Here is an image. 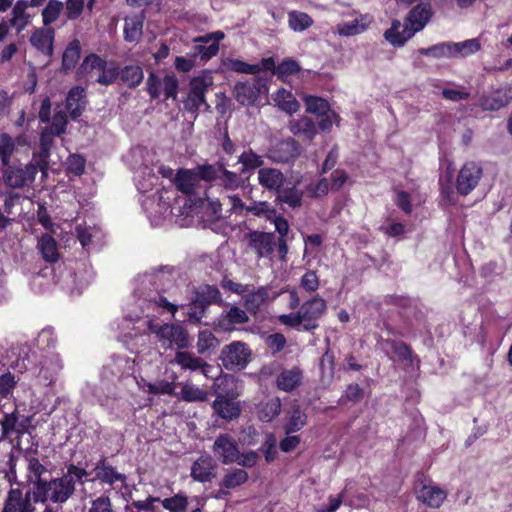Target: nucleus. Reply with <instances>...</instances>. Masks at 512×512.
<instances>
[{
  "mask_svg": "<svg viewBox=\"0 0 512 512\" xmlns=\"http://www.w3.org/2000/svg\"><path fill=\"white\" fill-rule=\"evenodd\" d=\"M88 463L66 464V473L61 477L50 480H39L32 482V495L34 503L62 505L66 503L75 493L76 484L84 485L88 482L91 472L87 470Z\"/></svg>",
  "mask_w": 512,
  "mask_h": 512,
  "instance_id": "1",
  "label": "nucleus"
},
{
  "mask_svg": "<svg viewBox=\"0 0 512 512\" xmlns=\"http://www.w3.org/2000/svg\"><path fill=\"white\" fill-rule=\"evenodd\" d=\"M431 18V11L420 4L407 14L404 25L393 20L391 27L384 32V38L394 47H402L415 33L420 32Z\"/></svg>",
  "mask_w": 512,
  "mask_h": 512,
  "instance_id": "2",
  "label": "nucleus"
},
{
  "mask_svg": "<svg viewBox=\"0 0 512 512\" xmlns=\"http://www.w3.org/2000/svg\"><path fill=\"white\" fill-rule=\"evenodd\" d=\"M177 191L185 195L191 206L202 207L208 198V189L198 182L195 170L179 168L173 178Z\"/></svg>",
  "mask_w": 512,
  "mask_h": 512,
  "instance_id": "3",
  "label": "nucleus"
},
{
  "mask_svg": "<svg viewBox=\"0 0 512 512\" xmlns=\"http://www.w3.org/2000/svg\"><path fill=\"white\" fill-rule=\"evenodd\" d=\"M79 71H85L96 83L105 86L113 84L120 75V68L116 62L108 64L106 60L94 53L84 58Z\"/></svg>",
  "mask_w": 512,
  "mask_h": 512,
  "instance_id": "4",
  "label": "nucleus"
},
{
  "mask_svg": "<svg viewBox=\"0 0 512 512\" xmlns=\"http://www.w3.org/2000/svg\"><path fill=\"white\" fill-rule=\"evenodd\" d=\"M213 86V78L209 74L194 76L189 81V91L186 99L183 101L184 109L192 114H198L201 106L209 108L206 100V94Z\"/></svg>",
  "mask_w": 512,
  "mask_h": 512,
  "instance_id": "5",
  "label": "nucleus"
},
{
  "mask_svg": "<svg viewBox=\"0 0 512 512\" xmlns=\"http://www.w3.org/2000/svg\"><path fill=\"white\" fill-rule=\"evenodd\" d=\"M219 359L227 370H242L251 362L252 350L243 341H232L222 347Z\"/></svg>",
  "mask_w": 512,
  "mask_h": 512,
  "instance_id": "6",
  "label": "nucleus"
},
{
  "mask_svg": "<svg viewBox=\"0 0 512 512\" xmlns=\"http://www.w3.org/2000/svg\"><path fill=\"white\" fill-rule=\"evenodd\" d=\"M326 310V301L318 295L302 303L299 312L303 321V331L316 330L319 327V320Z\"/></svg>",
  "mask_w": 512,
  "mask_h": 512,
  "instance_id": "7",
  "label": "nucleus"
},
{
  "mask_svg": "<svg viewBox=\"0 0 512 512\" xmlns=\"http://www.w3.org/2000/svg\"><path fill=\"white\" fill-rule=\"evenodd\" d=\"M156 334L162 344L167 343L169 348L176 347L180 351L190 346L188 331L180 324L165 323L159 327Z\"/></svg>",
  "mask_w": 512,
  "mask_h": 512,
  "instance_id": "8",
  "label": "nucleus"
},
{
  "mask_svg": "<svg viewBox=\"0 0 512 512\" xmlns=\"http://www.w3.org/2000/svg\"><path fill=\"white\" fill-rule=\"evenodd\" d=\"M483 175V169L477 163L466 162L459 170L455 187L457 193L462 196L470 194L478 185Z\"/></svg>",
  "mask_w": 512,
  "mask_h": 512,
  "instance_id": "9",
  "label": "nucleus"
},
{
  "mask_svg": "<svg viewBox=\"0 0 512 512\" xmlns=\"http://www.w3.org/2000/svg\"><path fill=\"white\" fill-rule=\"evenodd\" d=\"M32 488L24 492L20 487L10 488L4 499L2 512H35Z\"/></svg>",
  "mask_w": 512,
  "mask_h": 512,
  "instance_id": "10",
  "label": "nucleus"
},
{
  "mask_svg": "<svg viewBox=\"0 0 512 512\" xmlns=\"http://www.w3.org/2000/svg\"><path fill=\"white\" fill-rule=\"evenodd\" d=\"M3 167V181L4 184L10 188H23L35 180L36 174L33 166H29L27 164L24 168H22L8 164V166Z\"/></svg>",
  "mask_w": 512,
  "mask_h": 512,
  "instance_id": "11",
  "label": "nucleus"
},
{
  "mask_svg": "<svg viewBox=\"0 0 512 512\" xmlns=\"http://www.w3.org/2000/svg\"><path fill=\"white\" fill-rule=\"evenodd\" d=\"M512 101V86L505 84L494 89L490 94H483L479 98V106L484 111L495 112L506 107Z\"/></svg>",
  "mask_w": 512,
  "mask_h": 512,
  "instance_id": "12",
  "label": "nucleus"
},
{
  "mask_svg": "<svg viewBox=\"0 0 512 512\" xmlns=\"http://www.w3.org/2000/svg\"><path fill=\"white\" fill-rule=\"evenodd\" d=\"M213 452L222 464H233L238 460L239 446L231 435L224 433L215 439Z\"/></svg>",
  "mask_w": 512,
  "mask_h": 512,
  "instance_id": "13",
  "label": "nucleus"
},
{
  "mask_svg": "<svg viewBox=\"0 0 512 512\" xmlns=\"http://www.w3.org/2000/svg\"><path fill=\"white\" fill-rule=\"evenodd\" d=\"M249 247L256 253L258 259L272 255L276 247V237L273 232L252 231L247 235Z\"/></svg>",
  "mask_w": 512,
  "mask_h": 512,
  "instance_id": "14",
  "label": "nucleus"
},
{
  "mask_svg": "<svg viewBox=\"0 0 512 512\" xmlns=\"http://www.w3.org/2000/svg\"><path fill=\"white\" fill-rule=\"evenodd\" d=\"M90 472L91 475L94 474V477L91 479L88 477V481H99L102 484H108L110 486H113L116 482L124 483L126 481V476L118 472L104 455L98 459Z\"/></svg>",
  "mask_w": 512,
  "mask_h": 512,
  "instance_id": "15",
  "label": "nucleus"
},
{
  "mask_svg": "<svg viewBox=\"0 0 512 512\" xmlns=\"http://www.w3.org/2000/svg\"><path fill=\"white\" fill-rule=\"evenodd\" d=\"M301 153V146L293 139L288 138L279 141L275 146L269 149L268 158L275 163H289L295 160Z\"/></svg>",
  "mask_w": 512,
  "mask_h": 512,
  "instance_id": "16",
  "label": "nucleus"
},
{
  "mask_svg": "<svg viewBox=\"0 0 512 512\" xmlns=\"http://www.w3.org/2000/svg\"><path fill=\"white\" fill-rule=\"evenodd\" d=\"M265 85L261 83L259 79L253 82H237L234 86V97L236 101L243 106H252L256 103L261 89Z\"/></svg>",
  "mask_w": 512,
  "mask_h": 512,
  "instance_id": "17",
  "label": "nucleus"
},
{
  "mask_svg": "<svg viewBox=\"0 0 512 512\" xmlns=\"http://www.w3.org/2000/svg\"><path fill=\"white\" fill-rule=\"evenodd\" d=\"M249 322V316L246 310L236 305H230L228 310L223 311L216 320V326L224 331L229 332L235 329L236 325H242Z\"/></svg>",
  "mask_w": 512,
  "mask_h": 512,
  "instance_id": "18",
  "label": "nucleus"
},
{
  "mask_svg": "<svg viewBox=\"0 0 512 512\" xmlns=\"http://www.w3.org/2000/svg\"><path fill=\"white\" fill-rule=\"evenodd\" d=\"M217 465L210 455H202L191 466V477L200 483L211 482L216 476Z\"/></svg>",
  "mask_w": 512,
  "mask_h": 512,
  "instance_id": "19",
  "label": "nucleus"
},
{
  "mask_svg": "<svg viewBox=\"0 0 512 512\" xmlns=\"http://www.w3.org/2000/svg\"><path fill=\"white\" fill-rule=\"evenodd\" d=\"M257 179L259 185L269 192L277 193L286 181L284 173L274 167H264L257 171Z\"/></svg>",
  "mask_w": 512,
  "mask_h": 512,
  "instance_id": "20",
  "label": "nucleus"
},
{
  "mask_svg": "<svg viewBox=\"0 0 512 512\" xmlns=\"http://www.w3.org/2000/svg\"><path fill=\"white\" fill-rule=\"evenodd\" d=\"M85 97V89L81 86H74L68 91L65 106L72 120H77L85 110Z\"/></svg>",
  "mask_w": 512,
  "mask_h": 512,
  "instance_id": "21",
  "label": "nucleus"
},
{
  "mask_svg": "<svg viewBox=\"0 0 512 512\" xmlns=\"http://www.w3.org/2000/svg\"><path fill=\"white\" fill-rule=\"evenodd\" d=\"M214 412L222 419L231 421L240 416L241 408L238 402L221 394L212 403Z\"/></svg>",
  "mask_w": 512,
  "mask_h": 512,
  "instance_id": "22",
  "label": "nucleus"
},
{
  "mask_svg": "<svg viewBox=\"0 0 512 512\" xmlns=\"http://www.w3.org/2000/svg\"><path fill=\"white\" fill-rule=\"evenodd\" d=\"M303 380V371L294 366L291 369H283L276 377V386L284 392H292L301 385Z\"/></svg>",
  "mask_w": 512,
  "mask_h": 512,
  "instance_id": "23",
  "label": "nucleus"
},
{
  "mask_svg": "<svg viewBox=\"0 0 512 512\" xmlns=\"http://www.w3.org/2000/svg\"><path fill=\"white\" fill-rule=\"evenodd\" d=\"M193 297L207 308L210 305H228L224 303L222 294L216 285L203 284L196 287L193 290Z\"/></svg>",
  "mask_w": 512,
  "mask_h": 512,
  "instance_id": "24",
  "label": "nucleus"
},
{
  "mask_svg": "<svg viewBox=\"0 0 512 512\" xmlns=\"http://www.w3.org/2000/svg\"><path fill=\"white\" fill-rule=\"evenodd\" d=\"M54 34L52 28L36 29L30 37V43L38 51L50 55L53 52Z\"/></svg>",
  "mask_w": 512,
  "mask_h": 512,
  "instance_id": "25",
  "label": "nucleus"
},
{
  "mask_svg": "<svg viewBox=\"0 0 512 512\" xmlns=\"http://www.w3.org/2000/svg\"><path fill=\"white\" fill-rule=\"evenodd\" d=\"M238 163L241 164L240 174L251 175L255 170L264 168V157L248 148L238 157Z\"/></svg>",
  "mask_w": 512,
  "mask_h": 512,
  "instance_id": "26",
  "label": "nucleus"
},
{
  "mask_svg": "<svg viewBox=\"0 0 512 512\" xmlns=\"http://www.w3.org/2000/svg\"><path fill=\"white\" fill-rule=\"evenodd\" d=\"M290 130L295 136L307 142H311L317 134L315 122L308 117H301L291 122Z\"/></svg>",
  "mask_w": 512,
  "mask_h": 512,
  "instance_id": "27",
  "label": "nucleus"
},
{
  "mask_svg": "<svg viewBox=\"0 0 512 512\" xmlns=\"http://www.w3.org/2000/svg\"><path fill=\"white\" fill-rule=\"evenodd\" d=\"M446 496L447 494L443 489L437 486L424 485L420 489L417 498L431 508H439Z\"/></svg>",
  "mask_w": 512,
  "mask_h": 512,
  "instance_id": "28",
  "label": "nucleus"
},
{
  "mask_svg": "<svg viewBox=\"0 0 512 512\" xmlns=\"http://www.w3.org/2000/svg\"><path fill=\"white\" fill-rule=\"evenodd\" d=\"M304 192L295 185L287 188H281L276 193L275 201L277 203L286 204L291 209H298L302 206Z\"/></svg>",
  "mask_w": 512,
  "mask_h": 512,
  "instance_id": "29",
  "label": "nucleus"
},
{
  "mask_svg": "<svg viewBox=\"0 0 512 512\" xmlns=\"http://www.w3.org/2000/svg\"><path fill=\"white\" fill-rule=\"evenodd\" d=\"M18 420L17 407H15L14 411L11 413L3 414V418L0 420L2 439L9 437L13 432L23 435L27 431L23 422H21L17 427Z\"/></svg>",
  "mask_w": 512,
  "mask_h": 512,
  "instance_id": "30",
  "label": "nucleus"
},
{
  "mask_svg": "<svg viewBox=\"0 0 512 512\" xmlns=\"http://www.w3.org/2000/svg\"><path fill=\"white\" fill-rule=\"evenodd\" d=\"M144 16L135 15L125 19L124 39L127 42H138L143 34Z\"/></svg>",
  "mask_w": 512,
  "mask_h": 512,
  "instance_id": "31",
  "label": "nucleus"
},
{
  "mask_svg": "<svg viewBox=\"0 0 512 512\" xmlns=\"http://www.w3.org/2000/svg\"><path fill=\"white\" fill-rule=\"evenodd\" d=\"M307 419V414L301 410L300 406H294L283 427L285 434L290 435L300 431L307 424Z\"/></svg>",
  "mask_w": 512,
  "mask_h": 512,
  "instance_id": "32",
  "label": "nucleus"
},
{
  "mask_svg": "<svg viewBox=\"0 0 512 512\" xmlns=\"http://www.w3.org/2000/svg\"><path fill=\"white\" fill-rule=\"evenodd\" d=\"M267 298L268 291L265 287H259L257 290L248 293L244 297V307L246 312L256 315L261 306L266 302Z\"/></svg>",
  "mask_w": 512,
  "mask_h": 512,
  "instance_id": "33",
  "label": "nucleus"
},
{
  "mask_svg": "<svg viewBox=\"0 0 512 512\" xmlns=\"http://www.w3.org/2000/svg\"><path fill=\"white\" fill-rule=\"evenodd\" d=\"M42 258L48 263H55L59 259L56 240L48 234L43 235L38 241Z\"/></svg>",
  "mask_w": 512,
  "mask_h": 512,
  "instance_id": "34",
  "label": "nucleus"
},
{
  "mask_svg": "<svg viewBox=\"0 0 512 512\" xmlns=\"http://www.w3.org/2000/svg\"><path fill=\"white\" fill-rule=\"evenodd\" d=\"M81 45L79 40H72L62 55V68L64 71H71L75 68L80 59Z\"/></svg>",
  "mask_w": 512,
  "mask_h": 512,
  "instance_id": "35",
  "label": "nucleus"
},
{
  "mask_svg": "<svg viewBox=\"0 0 512 512\" xmlns=\"http://www.w3.org/2000/svg\"><path fill=\"white\" fill-rule=\"evenodd\" d=\"M452 58L467 57L477 53L481 44L477 38L468 39L462 42H450Z\"/></svg>",
  "mask_w": 512,
  "mask_h": 512,
  "instance_id": "36",
  "label": "nucleus"
},
{
  "mask_svg": "<svg viewBox=\"0 0 512 512\" xmlns=\"http://www.w3.org/2000/svg\"><path fill=\"white\" fill-rule=\"evenodd\" d=\"M119 78L129 88H136L143 81V69L139 65H126L120 69Z\"/></svg>",
  "mask_w": 512,
  "mask_h": 512,
  "instance_id": "37",
  "label": "nucleus"
},
{
  "mask_svg": "<svg viewBox=\"0 0 512 512\" xmlns=\"http://www.w3.org/2000/svg\"><path fill=\"white\" fill-rule=\"evenodd\" d=\"M30 7L27 0H18L12 8V18L10 24L12 26L17 25V31H22L29 23V14L26 13V9Z\"/></svg>",
  "mask_w": 512,
  "mask_h": 512,
  "instance_id": "38",
  "label": "nucleus"
},
{
  "mask_svg": "<svg viewBox=\"0 0 512 512\" xmlns=\"http://www.w3.org/2000/svg\"><path fill=\"white\" fill-rule=\"evenodd\" d=\"M175 362L182 369L196 371L207 366V363L200 357H196L193 353L187 351H178L175 355Z\"/></svg>",
  "mask_w": 512,
  "mask_h": 512,
  "instance_id": "39",
  "label": "nucleus"
},
{
  "mask_svg": "<svg viewBox=\"0 0 512 512\" xmlns=\"http://www.w3.org/2000/svg\"><path fill=\"white\" fill-rule=\"evenodd\" d=\"M50 155L51 152L47 150L45 144H43V147H39L37 151L33 152L32 160L28 165L33 166L35 174L40 171L43 176L46 177L48 175Z\"/></svg>",
  "mask_w": 512,
  "mask_h": 512,
  "instance_id": "40",
  "label": "nucleus"
},
{
  "mask_svg": "<svg viewBox=\"0 0 512 512\" xmlns=\"http://www.w3.org/2000/svg\"><path fill=\"white\" fill-rule=\"evenodd\" d=\"M288 24L293 31L302 32L313 24V19L305 12L291 11L288 13Z\"/></svg>",
  "mask_w": 512,
  "mask_h": 512,
  "instance_id": "41",
  "label": "nucleus"
},
{
  "mask_svg": "<svg viewBox=\"0 0 512 512\" xmlns=\"http://www.w3.org/2000/svg\"><path fill=\"white\" fill-rule=\"evenodd\" d=\"M247 471L241 468H235L226 473L220 483L225 488L235 489L248 481Z\"/></svg>",
  "mask_w": 512,
  "mask_h": 512,
  "instance_id": "42",
  "label": "nucleus"
},
{
  "mask_svg": "<svg viewBox=\"0 0 512 512\" xmlns=\"http://www.w3.org/2000/svg\"><path fill=\"white\" fill-rule=\"evenodd\" d=\"M384 343L392 349L397 355L398 359L403 363H411L413 357V351L410 345L403 341H397L394 339H386Z\"/></svg>",
  "mask_w": 512,
  "mask_h": 512,
  "instance_id": "43",
  "label": "nucleus"
},
{
  "mask_svg": "<svg viewBox=\"0 0 512 512\" xmlns=\"http://www.w3.org/2000/svg\"><path fill=\"white\" fill-rule=\"evenodd\" d=\"M164 509L170 512H185L188 507V497L185 493L179 492L172 497L160 500Z\"/></svg>",
  "mask_w": 512,
  "mask_h": 512,
  "instance_id": "44",
  "label": "nucleus"
},
{
  "mask_svg": "<svg viewBox=\"0 0 512 512\" xmlns=\"http://www.w3.org/2000/svg\"><path fill=\"white\" fill-rule=\"evenodd\" d=\"M225 189L235 190L241 186L243 180L239 174L227 170L223 165L219 166V174L217 179Z\"/></svg>",
  "mask_w": 512,
  "mask_h": 512,
  "instance_id": "45",
  "label": "nucleus"
},
{
  "mask_svg": "<svg viewBox=\"0 0 512 512\" xmlns=\"http://www.w3.org/2000/svg\"><path fill=\"white\" fill-rule=\"evenodd\" d=\"M418 53L436 59L452 58L450 42H442L427 48H419Z\"/></svg>",
  "mask_w": 512,
  "mask_h": 512,
  "instance_id": "46",
  "label": "nucleus"
},
{
  "mask_svg": "<svg viewBox=\"0 0 512 512\" xmlns=\"http://www.w3.org/2000/svg\"><path fill=\"white\" fill-rule=\"evenodd\" d=\"M224 67L232 72L243 73V74H258L259 68L257 65L249 64L243 60L236 58H227L223 62Z\"/></svg>",
  "mask_w": 512,
  "mask_h": 512,
  "instance_id": "47",
  "label": "nucleus"
},
{
  "mask_svg": "<svg viewBox=\"0 0 512 512\" xmlns=\"http://www.w3.org/2000/svg\"><path fill=\"white\" fill-rule=\"evenodd\" d=\"M306 110L317 116L324 115L330 111L329 102L318 96L308 95L304 98Z\"/></svg>",
  "mask_w": 512,
  "mask_h": 512,
  "instance_id": "48",
  "label": "nucleus"
},
{
  "mask_svg": "<svg viewBox=\"0 0 512 512\" xmlns=\"http://www.w3.org/2000/svg\"><path fill=\"white\" fill-rule=\"evenodd\" d=\"M64 5L59 0H49L45 8L42 10V21L44 26L54 23L62 13Z\"/></svg>",
  "mask_w": 512,
  "mask_h": 512,
  "instance_id": "49",
  "label": "nucleus"
},
{
  "mask_svg": "<svg viewBox=\"0 0 512 512\" xmlns=\"http://www.w3.org/2000/svg\"><path fill=\"white\" fill-rule=\"evenodd\" d=\"M180 398L186 402H204L208 399V393L204 389L186 383L181 389Z\"/></svg>",
  "mask_w": 512,
  "mask_h": 512,
  "instance_id": "50",
  "label": "nucleus"
},
{
  "mask_svg": "<svg viewBox=\"0 0 512 512\" xmlns=\"http://www.w3.org/2000/svg\"><path fill=\"white\" fill-rule=\"evenodd\" d=\"M219 345V340L209 330L200 331L198 334L197 350L199 354L215 350Z\"/></svg>",
  "mask_w": 512,
  "mask_h": 512,
  "instance_id": "51",
  "label": "nucleus"
},
{
  "mask_svg": "<svg viewBox=\"0 0 512 512\" xmlns=\"http://www.w3.org/2000/svg\"><path fill=\"white\" fill-rule=\"evenodd\" d=\"M245 210L254 216L265 217L267 220H272L276 214V209L267 201H254L246 206Z\"/></svg>",
  "mask_w": 512,
  "mask_h": 512,
  "instance_id": "52",
  "label": "nucleus"
},
{
  "mask_svg": "<svg viewBox=\"0 0 512 512\" xmlns=\"http://www.w3.org/2000/svg\"><path fill=\"white\" fill-rule=\"evenodd\" d=\"M327 343V348L320 358L319 369L322 376H330L332 377L335 372V354L330 348V339H325Z\"/></svg>",
  "mask_w": 512,
  "mask_h": 512,
  "instance_id": "53",
  "label": "nucleus"
},
{
  "mask_svg": "<svg viewBox=\"0 0 512 512\" xmlns=\"http://www.w3.org/2000/svg\"><path fill=\"white\" fill-rule=\"evenodd\" d=\"M281 401L278 397L268 400L260 409L259 417L262 421L269 422L281 412Z\"/></svg>",
  "mask_w": 512,
  "mask_h": 512,
  "instance_id": "54",
  "label": "nucleus"
},
{
  "mask_svg": "<svg viewBox=\"0 0 512 512\" xmlns=\"http://www.w3.org/2000/svg\"><path fill=\"white\" fill-rule=\"evenodd\" d=\"M208 308L205 307L201 302L192 297L191 301L187 305V316L188 321L191 324H200L203 317L206 315Z\"/></svg>",
  "mask_w": 512,
  "mask_h": 512,
  "instance_id": "55",
  "label": "nucleus"
},
{
  "mask_svg": "<svg viewBox=\"0 0 512 512\" xmlns=\"http://www.w3.org/2000/svg\"><path fill=\"white\" fill-rule=\"evenodd\" d=\"M50 127H47L52 136H61L66 131L68 117L65 111H56L52 117Z\"/></svg>",
  "mask_w": 512,
  "mask_h": 512,
  "instance_id": "56",
  "label": "nucleus"
},
{
  "mask_svg": "<svg viewBox=\"0 0 512 512\" xmlns=\"http://www.w3.org/2000/svg\"><path fill=\"white\" fill-rule=\"evenodd\" d=\"M299 63L293 58H285L277 65L276 76L280 80H284L288 76L296 75L300 72Z\"/></svg>",
  "mask_w": 512,
  "mask_h": 512,
  "instance_id": "57",
  "label": "nucleus"
},
{
  "mask_svg": "<svg viewBox=\"0 0 512 512\" xmlns=\"http://www.w3.org/2000/svg\"><path fill=\"white\" fill-rule=\"evenodd\" d=\"M15 150L12 137L7 133L0 135V159L3 166L10 164V158Z\"/></svg>",
  "mask_w": 512,
  "mask_h": 512,
  "instance_id": "58",
  "label": "nucleus"
},
{
  "mask_svg": "<svg viewBox=\"0 0 512 512\" xmlns=\"http://www.w3.org/2000/svg\"><path fill=\"white\" fill-rule=\"evenodd\" d=\"M17 386L15 375L11 372H6L0 376V398L9 399L13 396V391Z\"/></svg>",
  "mask_w": 512,
  "mask_h": 512,
  "instance_id": "59",
  "label": "nucleus"
},
{
  "mask_svg": "<svg viewBox=\"0 0 512 512\" xmlns=\"http://www.w3.org/2000/svg\"><path fill=\"white\" fill-rule=\"evenodd\" d=\"M364 398V390L357 383L349 384L339 398L338 403L344 405L346 402L357 403Z\"/></svg>",
  "mask_w": 512,
  "mask_h": 512,
  "instance_id": "60",
  "label": "nucleus"
},
{
  "mask_svg": "<svg viewBox=\"0 0 512 512\" xmlns=\"http://www.w3.org/2000/svg\"><path fill=\"white\" fill-rule=\"evenodd\" d=\"M86 168V159L80 154H71L67 158V172L74 176L84 174Z\"/></svg>",
  "mask_w": 512,
  "mask_h": 512,
  "instance_id": "61",
  "label": "nucleus"
},
{
  "mask_svg": "<svg viewBox=\"0 0 512 512\" xmlns=\"http://www.w3.org/2000/svg\"><path fill=\"white\" fill-rule=\"evenodd\" d=\"M194 170L199 183H201L202 180L212 182L218 179L219 167L215 168L213 165L204 164L198 165Z\"/></svg>",
  "mask_w": 512,
  "mask_h": 512,
  "instance_id": "62",
  "label": "nucleus"
},
{
  "mask_svg": "<svg viewBox=\"0 0 512 512\" xmlns=\"http://www.w3.org/2000/svg\"><path fill=\"white\" fill-rule=\"evenodd\" d=\"M147 392L154 395H173L175 384L166 380L157 383L148 382L146 384Z\"/></svg>",
  "mask_w": 512,
  "mask_h": 512,
  "instance_id": "63",
  "label": "nucleus"
},
{
  "mask_svg": "<svg viewBox=\"0 0 512 512\" xmlns=\"http://www.w3.org/2000/svg\"><path fill=\"white\" fill-rule=\"evenodd\" d=\"M88 512H113V506L109 495L105 492L92 500Z\"/></svg>",
  "mask_w": 512,
  "mask_h": 512,
  "instance_id": "64",
  "label": "nucleus"
}]
</instances>
